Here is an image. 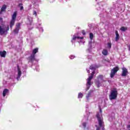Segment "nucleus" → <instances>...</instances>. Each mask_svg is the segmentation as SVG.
<instances>
[{"label": "nucleus", "mask_w": 130, "mask_h": 130, "mask_svg": "<svg viewBox=\"0 0 130 130\" xmlns=\"http://www.w3.org/2000/svg\"><path fill=\"white\" fill-rule=\"evenodd\" d=\"M89 115H90V114H92V113L88 112Z\"/></svg>", "instance_id": "obj_37"}, {"label": "nucleus", "mask_w": 130, "mask_h": 130, "mask_svg": "<svg viewBox=\"0 0 130 130\" xmlns=\"http://www.w3.org/2000/svg\"><path fill=\"white\" fill-rule=\"evenodd\" d=\"M88 46L89 47V48L87 49V50L90 52L91 51V50L92 49V42H89Z\"/></svg>", "instance_id": "obj_22"}, {"label": "nucleus", "mask_w": 130, "mask_h": 130, "mask_svg": "<svg viewBox=\"0 0 130 130\" xmlns=\"http://www.w3.org/2000/svg\"><path fill=\"white\" fill-rule=\"evenodd\" d=\"M120 30H121V31H122V32H125V31H126V30H127V27H125L122 26L120 28Z\"/></svg>", "instance_id": "obj_23"}, {"label": "nucleus", "mask_w": 130, "mask_h": 130, "mask_svg": "<svg viewBox=\"0 0 130 130\" xmlns=\"http://www.w3.org/2000/svg\"><path fill=\"white\" fill-rule=\"evenodd\" d=\"M96 7H99V5L98 4V5H96Z\"/></svg>", "instance_id": "obj_38"}, {"label": "nucleus", "mask_w": 130, "mask_h": 130, "mask_svg": "<svg viewBox=\"0 0 130 130\" xmlns=\"http://www.w3.org/2000/svg\"><path fill=\"white\" fill-rule=\"evenodd\" d=\"M97 68L96 66L95 65H91L89 69L91 71H92L91 75L89 76L88 78L87 79V83H86V91H88L89 89H90V87H91V85L93 84L92 82H91L92 79H93V77H94V75L95 74V70H96V68Z\"/></svg>", "instance_id": "obj_1"}, {"label": "nucleus", "mask_w": 130, "mask_h": 130, "mask_svg": "<svg viewBox=\"0 0 130 130\" xmlns=\"http://www.w3.org/2000/svg\"><path fill=\"white\" fill-rule=\"evenodd\" d=\"M21 76H22V71L21 70L19 66H17V71L16 73V80L17 81H19V80H20Z\"/></svg>", "instance_id": "obj_8"}, {"label": "nucleus", "mask_w": 130, "mask_h": 130, "mask_svg": "<svg viewBox=\"0 0 130 130\" xmlns=\"http://www.w3.org/2000/svg\"><path fill=\"white\" fill-rule=\"evenodd\" d=\"M70 59H74V58H75V57H76V56H75V55H71L70 56H69Z\"/></svg>", "instance_id": "obj_29"}, {"label": "nucleus", "mask_w": 130, "mask_h": 130, "mask_svg": "<svg viewBox=\"0 0 130 130\" xmlns=\"http://www.w3.org/2000/svg\"><path fill=\"white\" fill-rule=\"evenodd\" d=\"M107 47L109 49L111 48V43H108Z\"/></svg>", "instance_id": "obj_28"}, {"label": "nucleus", "mask_w": 130, "mask_h": 130, "mask_svg": "<svg viewBox=\"0 0 130 130\" xmlns=\"http://www.w3.org/2000/svg\"><path fill=\"white\" fill-rule=\"evenodd\" d=\"M19 7L20 8V11H22V10H24V7H23L22 4H19Z\"/></svg>", "instance_id": "obj_27"}, {"label": "nucleus", "mask_w": 130, "mask_h": 130, "mask_svg": "<svg viewBox=\"0 0 130 130\" xmlns=\"http://www.w3.org/2000/svg\"><path fill=\"white\" fill-rule=\"evenodd\" d=\"M98 10H100L99 9H98Z\"/></svg>", "instance_id": "obj_42"}, {"label": "nucleus", "mask_w": 130, "mask_h": 130, "mask_svg": "<svg viewBox=\"0 0 130 130\" xmlns=\"http://www.w3.org/2000/svg\"><path fill=\"white\" fill-rule=\"evenodd\" d=\"M127 74H128V71H127V69L126 68L123 67L122 68V77H125Z\"/></svg>", "instance_id": "obj_11"}, {"label": "nucleus", "mask_w": 130, "mask_h": 130, "mask_svg": "<svg viewBox=\"0 0 130 130\" xmlns=\"http://www.w3.org/2000/svg\"><path fill=\"white\" fill-rule=\"evenodd\" d=\"M38 52V48H36L33 50L32 51V54L28 57V60L29 61H30V62H33L34 60H36L35 59V54Z\"/></svg>", "instance_id": "obj_7"}, {"label": "nucleus", "mask_w": 130, "mask_h": 130, "mask_svg": "<svg viewBox=\"0 0 130 130\" xmlns=\"http://www.w3.org/2000/svg\"><path fill=\"white\" fill-rule=\"evenodd\" d=\"M86 111H87L88 110V106H86Z\"/></svg>", "instance_id": "obj_34"}, {"label": "nucleus", "mask_w": 130, "mask_h": 130, "mask_svg": "<svg viewBox=\"0 0 130 130\" xmlns=\"http://www.w3.org/2000/svg\"><path fill=\"white\" fill-rule=\"evenodd\" d=\"M33 15H34L35 16V17L37 16V12H36V11H35V10L34 11Z\"/></svg>", "instance_id": "obj_30"}, {"label": "nucleus", "mask_w": 130, "mask_h": 130, "mask_svg": "<svg viewBox=\"0 0 130 130\" xmlns=\"http://www.w3.org/2000/svg\"><path fill=\"white\" fill-rule=\"evenodd\" d=\"M83 122H82V124L80 125V127L85 129L86 125H87V122H85V118L83 119Z\"/></svg>", "instance_id": "obj_13"}, {"label": "nucleus", "mask_w": 130, "mask_h": 130, "mask_svg": "<svg viewBox=\"0 0 130 130\" xmlns=\"http://www.w3.org/2000/svg\"><path fill=\"white\" fill-rule=\"evenodd\" d=\"M106 81V80L104 79L103 75H101L97 77V80L95 81V84L96 86L99 87L100 86H101V84H102V83Z\"/></svg>", "instance_id": "obj_4"}, {"label": "nucleus", "mask_w": 130, "mask_h": 130, "mask_svg": "<svg viewBox=\"0 0 130 130\" xmlns=\"http://www.w3.org/2000/svg\"><path fill=\"white\" fill-rule=\"evenodd\" d=\"M15 22H16V20H15L14 19H11V21L10 24V28H13V26H14V25H15Z\"/></svg>", "instance_id": "obj_18"}, {"label": "nucleus", "mask_w": 130, "mask_h": 130, "mask_svg": "<svg viewBox=\"0 0 130 130\" xmlns=\"http://www.w3.org/2000/svg\"><path fill=\"white\" fill-rule=\"evenodd\" d=\"M119 70L118 67H116L114 69H113L111 71V74H110V77L111 78H113L114 76L115 75V74L117 73V71Z\"/></svg>", "instance_id": "obj_9"}, {"label": "nucleus", "mask_w": 130, "mask_h": 130, "mask_svg": "<svg viewBox=\"0 0 130 130\" xmlns=\"http://www.w3.org/2000/svg\"><path fill=\"white\" fill-rule=\"evenodd\" d=\"M21 29V24L20 23H18L16 25V27L14 30V34H18L19 33V30Z\"/></svg>", "instance_id": "obj_10"}, {"label": "nucleus", "mask_w": 130, "mask_h": 130, "mask_svg": "<svg viewBox=\"0 0 130 130\" xmlns=\"http://www.w3.org/2000/svg\"><path fill=\"white\" fill-rule=\"evenodd\" d=\"M38 28L39 30V31L41 32V33L43 32V27H42V26H41V24L40 23L39 24V25H38Z\"/></svg>", "instance_id": "obj_16"}, {"label": "nucleus", "mask_w": 130, "mask_h": 130, "mask_svg": "<svg viewBox=\"0 0 130 130\" xmlns=\"http://www.w3.org/2000/svg\"><path fill=\"white\" fill-rule=\"evenodd\" d=\"M83 37H80L79 33L75 34L72 38L71 42L72 43H75V42H78V43H85V41H84Z\"/></svg>", "instance_id": "obj_3"}, {"label": "nucleus", "mask_w": 130, "mask_h": 130, "mask_svg": "<svg viewBox=\"0 0 130 130\" xmlns=\"http://www.w3.org/2000/svg\"><path fill=\"white\" fill-rule=\"evenodd\" d=\"M90 58V59H91V58H92V57H91V56H90L88 57V58Z\"/></svg>", "instance_id": "obj_36"}, {"label": "nucleus", "mask_w": 130, "mask_h": 130, "mask_svg": "<svg viewBox=\"0 0 130 130\" xmlns=\"http://www.w3.org/2000/svg\"><path fill=\"white\" fill-rule=\"evenodd\" d=\"M88 116H89V115H88V114H87V117H88Z\"/></svg>", "instance_id": "obj_39"}, {"label": "nucleus", "mask_w": 130, "mask_h": 130, "mask_svg": "<svg viewBox=\"0 0 130 130\" xmlns=\"http://www.w3.org/2000/svg\"><path fill=\"white\" fill-rule=\"evenodd\" d=\"M3 23V18L0 17V24Z\"/></svg>", "instance_id": "obj_31"}, {"label": "nucleus", "mask_w": 130, "mask_h": 130, "mask_svg": "<svg viewBox=\"0 0 130 130\" xmlns=\"http://www.w3.org/2000/svg\"><path fill=\"white\" fill-rule=\"evenodd\" d=\"M7 9V5H4L2 6L1 10V12H5V11H6V10Z\"/></svg>", "instance_id": "obj_21"}, {"label": "nucleus", "mask_w": 130, "mask_h": 130, "mask_svg": "<svg viewBox=\"0 0 130 130\" xmlns=\"http://www.w3.org/2000/svg\"><path fill=\"white\" fill-rule=\"evenodd\" d=\"M102 54H103V55L106 56L108 55V50H106V49H104L103 50L102 52Z\"/></svg>", "instance_id": "obj_17"}, {"label": "nucleus", "mask_w": 130, "mask_h": 130, "mask_svg": "<svg viewBox=\"0 0 130 130\" xmlns=\"http://www.w3.org/2000/svg\"><path fill=\"white\" fill-rule=\"evenodd\" d=\"M27 20H28V21L29 22V24H31V23H32V17H31L30 16H28Z\"/></svg>", "instance_id": "obj_24"}, {"label": "nucleus", "mask_w": 130, "mask_h": 130, "mask_svg": "<svg viewBox=\"0 0 130 130\" xmlns=\"http://www.w3.org/2000/svg\"><path fill=\"white\" fill-rule=\"evenodd\" d=\"M96 117L99 122V127L97 125H95L96 130H104L103 118L102 117V110L101 109H100V112L96 114Z\"/></svg>", "instance_id": "obj_2"}, {"label": "nucleus", "mask_w": 130, "mask_h": 130, "mask_svg": "<svg viewBox=\"0 0 130 130\" xmlns=\"http://www.w3.org/2000/svg\"><path fill=\"white\" fill-rule=\"evenodd\" d=\"M117 90L116 89H112L111 91L110 94L109 95V99L110 100H115L117 98Z\"/></svg>", "instance_id": "obj_6"}, {"label": "nucleus", "mask_w": 130, "mask_h": 130, "mask_svg": "<svg viewBox=\"0 0 130 130\" xmlns=\"http://www.w3.org/2000/svg\"><path fill=\"white\" fill-rule=\"evenodd\" d=\"M9 30V25L2 24L0 26V35H4V34L7 33Z\"/></svg>", "instance_id": "obj_5"}, {"label": "nucleus", "mask_w": 130, "mask_h": 130, "mask_svg": "<svg viewBox=\"0 0 130 130\" xmlns=\"http://www.w3.org/2000/svg\"><path fill=\"white\" fill-rule=\"evenodd\" d=\"M116 38H115V40L116 41H118L119 40V35L118 34V31H116Z\"/></svg>", "instance_id": "obj_20"}, {"label": "nucleus", "mask_w": 130, "mask_h": 130, "mask_svg": "<svg viewBox=\"0 0 130 130\" xmlns=\"http://www.w3.org/2000/svg\"><path fill=\"white\" fill-rule=\"evenodd\" d=\"M16 18H17V11L14 12V13L12 15V20H16Z\"/></svg>", "instance_id": "obj_19"}, {"label": "nucleus", "mask_w": 130, "mask_h": 130, "mask_svg": "<svg viewBox=\"0 0 130 130\" xmlns=\"http://www.w3.org/2000/svg\"><path fill=\"white\" fill-rule=\"evenodd\" d=\"M36 71H39V69L38 68H36Z\"/></svg>", "instance_id": "obj_35"}, {"label": "nucleus", "mask_w": 130, "mask_h": 130, "mask_svg": "<svg viewBox=\"0 0 130 130\" xmlns=\"http://www.w3.org/2000/svg\"><path fill=\"white\" fill-rule=\"evenodd\" d=\"M109 120H110V118H109Z\"/></svg>", "instance_id": "obj_40"}, {"label": "nucleus", "mask_w": 130, "mask_h": 130, "mask_svg": "<svg viewBox=\"0 0 130 130\" xmlns=\"http://www.w3.org/2000/svg\"><path fill=\"white\" fill-rule=\"evenodd\" d=\"M87 72L88 74H90V70H88V69H86Z\"/></svg>", "instance_id": "obj_33"}, {"label": "nucleus", "mask_w": 130, "mask_h": 130, "mask_svg": "<svg viewBox=\"0 0 130 130\" xmlns=\"http://www.w3.org/2000/svg\"><path fill=\"white\" fill-rule=\"evenodd\" d=\"M93 37H94V35H93L92 33H90L89 34V38H90V40H92V39H93Z\"/></svg>", "instance_id": "obj_26"}, {"label": "nucleus", "mask_w": 130, "mask_h": 130, "mask_svg": "<svg viewBox=\"0 0 130 130\" xmlns=\"http://www.w3.org/2000/svg\"><path fill=\"white\" fill-rule=\"evenodd\" d=\"M83 35H85L86 34V32H85V31L84 30H82V32Z\"/></svg>", "instance_id": "obj_32"}, {"label": "nucleus", "mask_w": 130, "mask_h": 130, "mask_svg": "<svg viewBox=\"0 0 130 130\" xmlns=\"http://www.w3.org/2000/svg\"><path fill=\"white\" fill-rule=\"evenodd\" d=\"M9 93H10L9 89L7 88L4 89L3 92V97H6V96H7V95H8Z\"/></svg>", "instance_id": "obj_12"}, {"label": "nucleus", "mask_w": 130, "mask_h": 130, "mask_svg": "<svg viewBox=\"0 0 130 130\" xmlns=\"http://www.w3.org/2000/svg\"><path fill=\"white\" fill-rule=\"evenodd\" d=\"M6 55H7V52L6 51H0V56L1 57H6Z\"/></svg>", "instance_id": "obj_14"}, {"label": "nucleus", "mask_w": 130, "mask_h": 130, "mask_svg": "<svg viewBox=\"0 0 130 130\" xmlns=\"http://www.w3.org/2000/svg\"><path fill=\"white\" fill-rule=\"evenodd\" d=\"M83 96H84V94H83V93L80 92L78 94V98L80 99V98H83Z\"/></svg>", "instance_id": "obj_25"}, {"label": "nucleus", "mask_w": 130, "mask_h": 130, "mask_svg": "<svg viewBox=\"0 0 130 130\" xmlns=\"http://www.w3.org/2000/svg\"><path fill=\"white\" fill-rule=\"evenodd\" d=\"M128 130H129V129H130V128H128Z\"/></svg>", "instance_id": "obj_41"}, {"label": "nucleus", "mask_w": 130, "mask_h": 130, "mask_svg": "<svg viewBox=\"0 0 130 130\" xmlns=\"http://www.w3.org/2000/svg\"><path fill=\"white\" fill-rule=\"evenodd\" d=\"M91 97H92V91H89L86 96L87 100H90Z\"/></svg>", "instance_id": "obj_15"}]
</instances>
